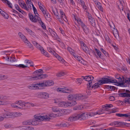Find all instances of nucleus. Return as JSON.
<instances>
[{"label":"nucleus","instance_id":"nucleus-1","mask_svg":"<svg viewBox=\"0 0 130 130\" xmlns=\"http://www.w3.org/2000/svg\"><path fill=\"white\" fill-rule=\"evenodd\" d=\"M52 11L53 13L56 17L57 18L58 20L62 24H64V22L63 20L65 22H67L68 20L66 18V16L64 13L63 11L61 10L59 11V12L60 14V16L59 14L58 13L57 11L56 10V12L53 9V7H52Z\"/></svg>","mask_w":130,"mask_h":130},{"label":"nucleus","instance_id":"nucleus-2","mask_svg":"<svg viewBox=\"0 0 130 130\" xmlns=\"http://www.w3.org/2000/svg\"><path fill=\"white\" fill-rule=\"evenodd\" d=\"M43 70L42 69H39L36 70L35 72L34 73L36 75L34 76H29V79L31 80H37L38 79H41L44 78L48 77V75L46 74H43Z\"/></svg>","mask_w":130,"mask_h":130},{"label":"nucleus","instance_id":"nucleus-3","mask_svg":"<svg viewBox=\"0 0 130 130\" xmlns=\"http://www.w3.org/2000/svg\"><path fill=\"white\" fill-rule=\"evenodd\" d=\"M34 117L35 119L41 121H48L51 119V118L49 117V114L48 113L42 114L41 115L39 114H36L35 115Z\"/></svg>","mask_w":130,"mask_h":130},{"label":"nucleus","instance_id":"nucleus-4","mask_svg":"<svg viewBox=\"0 0 130 130\" xmlns=\"http://www.w3.org/2000/svg\"><path fill=\"white\" fill-rule=\"evenodd\" d=\"M32 43L37 48L41 51V53L47 57H49V55L48 53L46 52L39 44L35 41H32Z\"/></svg>","mask_w":130,"mask_h":130},{"label":"nucleus","instance_id":"nucleus-5","mask_svg":"<svg viewBox=\"0 0 130 130\" xmlns=\"http://www.w3.org/2000/svg\"><path fill=\"white\" fill-rule=\"evenodd\" d=\"M19 36L21 38L23 42L25 43L26 45H27L29 48L33 49V46L28 41L25 36L23 35L21 33L19 32L18 34Z\"/></svg>","mask_w":130,"mask_h":130},{"label":"nucleus","instance_id":"nucleus-6","mask_svg":"<svg viewBox=\"0 0 130 130\" xmlns=\"http://www.w3.org/2000/svg\"><path fill=\"white\" fill-rule=\"evenodd\" d=\"M25 65L23 64H17L15 66L18 68H25L28 67V66L33 67L34 65H33V62L31 60L26 59L24 61Z\"/></svg>","mask_w":130,"mask_h":130},{"label":"nucleus","instance_id":"nucleus-7","mask_svg":"<svg viewBox=\"0 0 130 130\" xmlns=\"http://www.w3.org/2000/svg\"><path fill=\"white\" fill-rule=\"evenodd\" d=\"M122 96L127 97L124 100V102L126 104H130V91L126 90L125 93H123L121 94Z\"/></svg>","mask_w":130,"mask_h":130},{"label":"nucleus","instance_id":"nucleus-8","mask_svg":"<svg viewBox=\"0 0 130 130\" xmlns=\"http://www.w3.org/2000/svg\"><path fill=\"white\" fill-rule=\"evenodd\" d=\"M57 91L59 92L70 93L72 92L73 90L71 89L68 88L66 87H63L62 88H58L57 89Z\"/></svg>","mask_w":130,"mask_h":130},{"label":"nucleus","instance_id":"nucleus-9","mask_svg":"<svg viewBox=\"0 0 130 130\" xmlns=\"http://www.w3.org/2000/svg\"><path fill=\"white\" fill-rule=\"evenodd\" d=\"M35 18V19L34 20H32V22L34 23L38 22L44 29H46V26L44 23L42 21L40 18L36 17Z\"/></svg>","mask_w":130,"mask_h":130},{"label":"nucleus","instance_id":"nucleus-10","mask_svg":"<svg viewBox=\"0 0 130 130\" xmlns=\"http://www.w3.org/2000/svg\"><path fill=\"white\" fill-rule=\"evenodd\" d=\"M54 103L57 104L58 106L60 107H68V102L64 101H59L58 99L54 100Z\"/></svg>","mask_w":130,"mask_h":130},{"label":"nucleus","instance_id":"nucleus-11","mask_svg":"<svg viewBox=\"0 0 130 130\" xmlns=\"http://www.w3.org/2000/svg\"><path fill=\"white\" fill-rule=\"evenodd\" d=\"M32 7L34 11V13L35 14V16H34L32 14L30 13L28 14L30 20L32 22V20H34V19H35V18L36 17H39V15L37 13V9L33 5H32Z\"/></svg>","mask_w":130,"mask_h":130},{"label":"nucleus","instance_id":"nucleus-12","mask_svg":"<svg viewBox=\"0 0 130 130\" xmlns=\"http://www.w3.org/2000/svg\"><path fill=\"white\" fill-rule=\"evenodd\" d=\"M101 84H105L108 83H117V80L113 78L110 79L107 78H104L102 80H100Z\"/></svg>","mask_w":130,"mask_h":130},{"label":"nucleus","instance_id":"nucleus-13","mask_svg":"<svg viewBox=\"0 0 130 130\" xmlns=\"http://www.w3.org/2000/svg\"><path fill=\"white\" fill-rule=\"evenodd\" d=\"M112 107L113 105L112 104H106L105 106L104 107V108L103 109H100L97 112H95L96 115H100L102 114L104 112V110H106V109L109 108L111 107Z\"/></svg>","mask_w":130,"mask_h":130},{"label":"nucleus","instance_id":"nucleus-14","mask_svg":"<svg viewBox=\"0 0 130 130\" xmlns=\"http://www.w3.org/2000/svg\"><path fill=\"white\" fill-rule=\"evenodd\" d=\"M80 44L82 47L84 51L86 53L90 55V52L89 48L86 46V45L83 42H80Z\"/></svg>","mask_w":130,"mask_h":130},{"label":"nucleus","instance_id":"nucleus-15","mask_svg":"<svg viewBox=\"0 0 130 130\" xmlns=\"http://www.w3.org/2000/svg\"><path fill=\"white\" fill-rule=\"evenodd\" d=\"M6 96L0 94V102H2V105H6L9 104V102L6 100Z\"/></svg>","mask_w":130,"mask_h":130},{"label":"nucleus","instance_id":"nucleus-16","mask_svg":"<svg viewBox=\"0 0 130 130\" xmlns=\"http://www.w3.org/2000/svg\"><path fill=\"white\" fill-rule=\"evenodd\" d=\"M78 120V113H75L70 116L68 119V121L73 122Z\"/></svg>","mask_w":130,"mask_h":130},{"label":"nucleus","instance_id":"nucleus-17","mask_svg":"<svg viewBox=\"0 0 130 130\" xmlns=\"http://www.w3.org/2000/svg\"><path fill=\"white\" fill-rule=\"evenodd\" d=\"M78 120H85L88 117L87 112L78 113Z\"/></svg>","mask_w":130,"mask_h":130},{"label":"nucleus","instance_id":"nucleus-18","mask_svg":"<svg viewBox=\"0 0 130 130\" xmlns=\"http://www.w3.org/2000/svg\"><path fill=\"white\" fill-rule=\"evenodd\" d=\"M43 82L44 87L51 86H53L54 84V82L51 80L44 81Z\"/></svg>","mask_w":130,"mask_h":130},{"label":"nucleus","instance_id":"nucleus-19","mask_svg":"<svg viewBox=\"0 0 130 130\" xmlns=\"http://www.w3.org/2000/svg\"><path fill=\"white\" fill-rule=\"evenodd\" d=\"M19 109H26V105L25 102L21 100L19 101Z\"/></svg>","mask_w":130,"mask_h":130},{"label":"nucleus","instance_id":"nucleus-20","mask_svg":"<svg viewBox=\"0 0 130 130\" xmlns=\"http://www.w3.org/2000/svg\"><path fill=\"white\" fill-rule=\"evenodd\" d=\"M49 30L50 34L54 39L56 40L58 39V37L55 32L50 28L49 29Z\"/></svg>","mask_w":130,"mask_h":130},{"label":"nucleus","instance_id":"nucleus-21","mask_svg":"<svg viewBox=\"0 0 130 130\" xmlns=\"http://www.w3.org/2000/svg\"><path fill=\"white\" fill-rule=\"evenodd\" d=\"M86 98V96L81 94H75V99L76 100H82Z\"/></svg>","mask_w":130,"mask_h":130},{"label":"nucleus","instance_id":"nucleus-22","mask_svg":"<svg viewBox=\"0 0 130 130\" xmlns=\"http://www.w3.org/2000/svg\"><path fill=\"white\" fill-rule=\"evenodd\" d=\"M66 110L64 109H59L56 112V115L58 117L61 116L64 114V112L66 111Z\"/></svg>","mask_w":130,"mask_h":130},{"label":"nucleus","instance_id":"nucleus-23","mask_svg":"<svg viewBox=\"0 0 130 130\" xmlns=\"http://www.w3.org/2000/svg\"><path fill=\"white\" fill-rule=\"evenodd\" d=\"M82 77L83 79H85L86 81L89 82H91L94 78V77L92 76H82Z\"/></svg>","mask_w":130,"mask_h":130},{"label":"nucleus","instance_id":"nucleus-24","mask_svg":"<svg viewBox=\"0 0 130 130\" xmlns=\"http://www.w3.org/2000/svg\"><path fill=\"white\" fill-rule=\"evenodd\" d=\"M19 101H17L15 102L12 103L11 104V106L13 108L19 109Z\"/></svg>","mask_w":130,"mask_h":130},{"label":"nucleus","instance_id":"nucleus-25","mask_svg":"<svg viewBox=\"0 0 130 130\" xmlns=\"http://www.w3.org/2000/svg\"><path fill=\"white\" fill-rule=\"evenodd\" d=\"M54 55L56 58H57L61 62L64 63L65 62V61L61 57L59 56L56 53H54Z\"/></svg>","mask_w":130,"mask_h":130},{"label":"nucleus","instance_id":"nucleus-26","mask_svg":"<svg viewBox=\"0 0 130 130\" xmlns=\"http://www.w3.org/2000/svg\"><path fill=\"white\" fill-rule=\"evenodd\" d=\"M68 99L70 101L74 100L75 99V94H70L67 97Z\"/></svg>","mask_w":130,"mask_h":130},{"label":"nucleus","instance_id":"nucleus-27","mask_svg":"<svg viewBox=\"0 0 130 130\" xmlns=\"http://www.w3.org/2000/svg\"><path fill=\"white\" fill-rule=\"evenodd\" d=\"M26 30L29 34L34 37H36V35L35 33L31 30L28 27H26L25 28Z\"/></svg>","mask_w":130,"mask_h":130},{"label":"nucleus","instance_id":"nucleus-28","mask_svg":"<svg viewBox=\"0 0 130 130\" xmlns=\"http://www.w3.org/2000/svg\"><path fill=\"white\" fill-rule=\"evenodd\" d=\"M114 27L115 26L113 27L114 29L113 30V32L115 37L117 39L119 37V34L117 30Z\"/></svg>","mask_w":130,"mask_h":130},{"label":"nucleus","instance_id":"nucleus-29","mask_svg":"<svg viewBox=\"0 0 130 130\" xmlns=\"http://www.w3.org/2000/svg\"><path fill=\"white\" fill-rule=\"evenodd\" d=\"M36 90L42 89V87H44L43 82L36 84Z\"/></svg>","mask_w":130,"mask_h":130},{"label":"nucleus","instance_id":"nucleus-30","mask_svg":"<svg viewBox=\"0 0 130 130\" xmlns=\"http://www.w3.org/2000/svg\"><path fill=\"white\" fill-rule=\"evenodd\" d=\"M31 120V125H38L39 124V122L38 120H39L35 119Z\"/></svg>","mask_w":130,"mask_h":130},{"label":"nucleus","instance_id":"nucleus-31","mask_svg":"<svg viewBox=\"0 0 130 130\" xmlns=\"http://www.w3.org/2000/svg\"><path fill=\"white\" fill-rule=\"evenodd\" d=\"M27 5H26V6H25L24 9L27 11H28L30 9H31V6L32 5H32H33L32 3H27L26 4Z\"/></svg>","mask_w":130,"mask_h":130},{"label":"nucleus","instance_id":"nucleus-32","mask_svg":"<svg viewBox=\"0 0 130 130\" xmlns=\"http://www.w3.org/2000/svg\"><path fill=\"white\" fill-rule=\"evenodd\" d=\"M75 21L77 22L78 24L81 26H83L84 25V24L83 23V21L81 20L78 18H75Z\"/></svg>","mask_w":130,"mask_h":130},{"label":"nucleus","instance_id":"nucleus-33","mask_svg":"<svg viewBox=\"0 0 130 130\" xmlns=\"http://www.w3.org/2000/svg\"><path fill=\"white\" fill-rule=\"evenodd\" d=\"M27 88L30 90H36V84H29Z\"/></svg>","mask_w":130,"mask_h":130},{"label":"nucleus","instance_id":"nucleus-34","mask_svg":"<svg viewBox=\"0 0 130 130\" xmlns=\"http://www.w3.org/2000/svg\"><path fill=\"white\" fill-rule=\"evenodd\" d=\"M49 97V94L44 92H42L41 97L44 99H47Z\"/></svg>","mask_w":130,"mask_h":130},{"label":"nucleus","instance_id":"nucleus-35","mask_svg":"<svg viewBox=\"0 0 130 130\" xmlns=\"http://www.w3.org/2000/svg\"><path fill=\"white\" fill-rule=\"evenodd\" d=\"M95 4L96 7L100 10V11L102 12L103 11V8L101 6V3L100 2H97L95 3Z\"/></svg>","mask_w":130,"mask_h":130},{"label":"nucleus","instance_id":"nucleus-36","mask_svg":"<svg viewBox=\"0 0 130 130\" xmlns=\"http://www.w3.org/2000/svg\"><path fill=\"white\" fill-rule=\"evenodd\" d=\"M73 56L76 60L82 63H83L84 62V60L81 57L78 56H76L75 55V56Z\"/></svg>","mask_w":130,"mask_h":130},{"label":"nucleus","instance_id":"nucleus-37","mask_svg":"<svg viewBox=\"0 0 130 130\" xmlns=\"http://www.w3.org/2000/svg\"><path fill=\"white\" fill-rule=\"evenodd\" d=\"M7 61L12 62L16 61L17 60L15 59V57H9L7 58Z\"/></svg>","mask_w":130,"mask_h":130},{"label":"nucleus","instance_id":"nucleus-38","mask_svg":"<svg viewBox=\"0 0 130 130\" xmlns=\"http://www.w3.org/2000/svg\"><path fill=\"white\" fill-rule=\"evenodd\" d=\"M19 3L20 6L22 8L24 9L25 7L26 6V4L22 0H19Z\"/></svg>","mask_w":130,"mask_h":130},{"label":"nucleus","instance_id":"nucleus-39","mask_svg":"<svg viewBox=\"0 0 130 130\" xmlns=\"http://www.w3.org/2000/svg\"><path fill=\"white\" fill-rule=\"evenodd\" d=\"M2 1L3 3L7 4L9 7L11 8H12V4L8 1L7 0H2Z\"/></svg>","mask_w":130,"mask_h":130},{"label":"nucleus","instance_id":"nucleus-40","mask_svg":"<svg viewBox=\"0 0 130 130\" xmlns=\"http://www.w3.org/2000/svg\"><path fill=\"white\" fill-rule=\"evenodd\" d=\"M25 104H26V109L27 107H30L31 106L33 107L36 106L33 103L27 102H25Z\"/></svg>","mask_w":130,"mask_h":130},{"label":"nucleus","instance_id":"nucleus-41","mask_svg":"<svg viewBox=\"0 0 130 130\" xmlns=\"http://www.w3.org/2000/svg\"><path fill=\"white\" fill-rule=\"evenodd\" d=\"M101 82H100V81L99 80L98 82L95 83L92 86V88H95L99 87V85H101Z\"/></svg>","mask_w":130,"mask_h":130},{"label":"nucleus","instance_id":"nucleus-42","mask_svg":"<svg viewBox=\"0 0 130 130\" xmlns=\"http://www.w3.org/2000/svg\"><path fill=\"white\" fill-rule=\"evenodd\" d=\"M82 27L85 33L86 34H87L89 31L88 27L84 24V25L82 26Z\"/></svg>","mask_w":130,"mask_h":130},{"label":"nucleus","instance_id":"nucleus-43","mask_svg":"<svg viewBox=\"0 0 130 130\" xmlns=\"http://www.w3.org/2000/svg\"><path fill=\"white\" fill-rule=\"evenodd\" d=\"M1 14L5 19H7L9 18V17L8 14L4 11H2Z\"/></svg>","mask_w":130,"mask_h":130},{"label":"nucleus","instance_id":"nucleus-44","mask_svg":"<svg viewBox=\"0 0 130 130\" xmlns=\"http://www.w3.org/2000/svg\"><path fill=\"white\" fill-rule=\"evenodd\" d=\"M23 125H31V120L25 121L22 122Z\"/></svg>","mask_w":130,"mask_h":130},{"label":"nucleus","instance_id":"nucleus-45","mask_svg":"<svg viewBox=\"0 0 130 130\" xmlns=\"http://www.w3.org/2000/svg\"><path fill=\"white\" fill-rule=\"evenodd\" d=\"M4 127L7 128L11 129L13 128V125L12 124H5L4 125Z\"/></svg>","mask_w":130,"mask_h":130},{"label":"nucleus","instance_id":"nucleus-46","mask_svg":"<svg viewBox=\"0 0 130 130\" xmlns=\"http://www.w3.org/2000/svg\"><path fill=\"white\" fill-rule=\"evenodd\" d=\"M87 113L88 117L89 116L90 117L96 115L95 112H87Z\"/></svg>","mask_w":130,"mask_h":130},{"label":"nucleus","instance_id":"nucleus-47","mask_svg":"<svg viewBox=\"0 0 130 130\" xmlns=\"http://www.w3.org/2000/svg\"><path fill=\"white\" fill-rule=\"evenodd\" d=\"M65 75V73L63 72H60L57 73L56 74V76L58 77H60L64 76Z\"/></svg>","mask_w":130,"mask_h":130},{"label":"nucleus","instance_id":"nucleus-48","mask_svg":"<svg viewBox=\"0 0 130 130\" xmlns=\"http://www.w3.org/2000/svg\"><path fill=\"white\" fill-rule=\"evenodd\" d=\"M9 51H6L4 52H2V54H6L5 56L3 57V58L6 60L7 61V58L8 57V56H7V53H8L9 52Z\"/></svg>","mask_w":130,"mask_h":130},{"label":"nucleus","instance_id":"nucleus-49","mask_svg":"<svg viewBox=\"0 0 130 130\" xmlns=\"http://www.w3.org/2000/svg\"><path fill=\"white\" fill-rule=\"evenodd\" d=\"M68 50L70 52V53L73 56H75V54L74 53V51L70 47H68Z\"/></svg>","mask_w":130,"mask_h":130},{"label":"nucleus","instance_id":"nucleus-50","mask_svg":"<svg viewBox=\"0 0 130 130\" xmlns=\"http://www.w3.org/2000/svg\"><path fill=\"white\" fill-rule=\"evenodd\" d=\"M8 76L6 75H0V80H4L8 78Z\"/></svg>","mask_w":130,"mask_h":130},{"label":"nucleus","instance_id":"nucleus-51","mask_svg":"<svg viewBox=\"0 0 130 130\" xmlns=\"http://www.w3.org/2000/svg\"><path fill=\"white\" fill-rule=\"evenodd\" d=\"M68 106H74L76 104V103L75 101H74L71 102H68Z\"/></svg>","mask_w":130,"mask_h":130},{"label":"nucleus","instance_id":"nucleus-52","mask_svg":"<svg viewBox=\"0 0 130 130\" xmlns=\"http://www.w3.org/2000/svg\"><path fill=\"white\" fill-rule=\"evenodd\" d=\"M22 115V113L20 112H14L15 118L20 116Z\"/></svg>","mask_w":130,"mask_h":130},{"label":"nucleus","instance_id":"nucleus-53","mask_svg":"<svg viewBox=\"0 0 130 130\" xmlns=\"http://www.w3.org/2000/svg\"><path fill=\"white\" fill-rule=\"evenodd\" d=\"M83 79V78L82 77L81 78H78L76 79L77 80L76 82L79 85L81 84L82 83L81 80Z\"/></svg>","mask_w":130,"mask_h":130},{"label":"nucleus","instance_id":"nucleus-54","mask_svg":"<svg viewBox=\"0 0 130 130\" xmlns=\"http://www.w3.org/2000/svg\"><path fill=\"white\" fill-rule=\"evenodd\" d=\"M119 124L118 122H114L111 123L110 125L113 126H117Z\"/></svg>","mask_w":130,"mask_h":130},{"label":"nucleus","instance_id":"nucleus-55","mask_svg":"<svg viewBox=\"0 0 130 130\" xmlns=\"http://www.w3.org/2000/svg\"><path fill=\"white\" fill-rule=\"evenodd\" d=\"M95 52L98 56L100 57L101 56V52L99 50L96 48H95Z\"/></svg>","mask_w":130,"mask_h":130},{"label":"nucleus","instance_id":"nucleus-56","mask_svg":"<svg viewBox=\"0 0 130 130\" xmlns=\"http://www.w3.org/2000/svg\"><path fill=\"white\" fill-rule=\"evenodd\" d=\"M67 123L65 122H63L59 124V126L62 127H65L67 126Z\"/></svg>","mask_w":130,"mask_h":130},{"label":"nucleus","instance_id":"nucleus-57","mask_svg":"<svg viewBox=\"0 0 130 130\" xmlns=\"http://www.w3.org/2000/svg\"><path fill=\"white\" fill-rule=\"evenodd\" d=\"M121 6V8L123 9V7L124 5V3L123 0H119Z\"/></svg>","mask_w":130,"mask_h":130},{"label":"nucleus","instance_id":"nucleus-58","mask_svg":"<svg viewBox=\"0 0 130 130\" xmlns=\"http://www.w3.org/2000/svg\"><path fill=\"white\" fill-rule=\"evenodd\" d=\"M115 77L116 78L119 80L120 82L121 80V77L119 74H116L115 75Z\"/></svg>","mask_w":130,"mask_h":130},{"label":"nucleus","instance_id":"nucleus-59","mask_svg":"<svg viewBox=\"0 0 130 130\" xmlns=\"http://www.w3.org/2000/svg\"><path fill=\"white\" fill-rule=\"evenodd\" d=\"M49 117H57L56 114H54V113H50L48 114Z\"/></svg>","mask_w":130,"mask_h":130},{"label":"nucleus","instance_id":"nucleus-60","mask_svg":"<svg viewBox=\"0 0 130 130\" xmlns=\"http://www.w3.org/2000/svg\"><path fill=\"white\" fill-rule=\"evenodd\" d=\"M52 110L55 112H57L59 110V109L58 108L56 107H53L52 108Z\"/></svg>","mask_w":130,"mask_h":130},{"label":"nucleus","instance_id":"nucleus-61","mask_svg":"<svg viewBox=\"0 0 130 130\" xmlns=\"http://www.w3.org/2000/svg\"><path fill=\"white\" fill-rule=\"evenodd\" d=\"M107 88L111 91L114 90H115L116 88L114 86H108Z\"/></svg>","mask_w":130,"mask_h":130},{"label":"nucleus","instance_id":"nucleus-62","mask_svg":"<svg viewBox=\"0 0 130 130\" xmlns=\"http://www.w3.org/2000/svg\"><path fill=\"white\" fill-rule=\"evenodd\" d=\"M116 115L119 117H126V114H122L121 113H116Z\"/></svg>","mask_w":130,"mask_h":130},{"label":"nucleus","instance_id":"nucleus-63","mask_svg":"<svg viewBox=\"0 0 130 130\" xmlns=\"http://www.w3.org/2000/svg\"><path fill=\"white\" fill-rule=\"evenodd\" d=\"M100 50L106 56H108V55L107 53L106 52L103 48H101Z\"/></svg>","mask_w":130,"mask_h":130},{"label":"nucleus","instance_id":"nucleus-64","mask_svg":"<svg viewBox=\"0 0 130 130\" xmlns=\"http://www.w3.org/2000/svg\"><path fill=\"white\" fill-rule=\"evenodd\" d=\"M26 130H34V128L32 126H26Z\"/></svg>","mask_w":130,"mask_h":130}]
</instances>
